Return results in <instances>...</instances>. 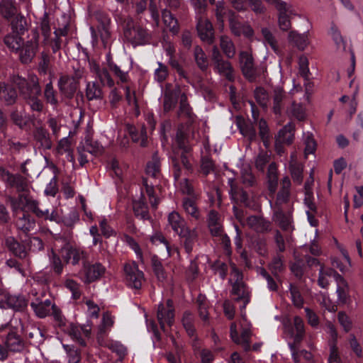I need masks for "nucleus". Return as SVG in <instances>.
Here are the masks:
<instances>
[{
	"mask_svg": "<svg viewBox=\"0 0 363 363\" xmlns=\"http://www.w3.org/2000/svg\"><path fill=\"white\" fill-rule=\"evenodd\" d=\"M11 28L16 35L9 34L4 38V43L13 52L18 55L21 62L27 64L33 60L38 48L39 33L37 30H32L25 42L19 35L24 33L27 29L26 18L17 15L11 23Z\"/></svg>",
	"mask_w": 363,
	"mask_h": 363,
	"instance_id": "1",
	"label": "nucleus"
},
{
	"mask_svg": "<svg viewBox=\"0 0 363 363\" xmlns=\"http://www.w3.org/2000/svg\"><path fill=\"white\" fill-rule=\"evenodd\" d=\"M176 143L179 150L174 151L173 155L172 156L174 179L177 185L183 194L193 197V195L197 194L194 193L190 182L186 177H182L183 170L181 164L184 169V174L186 175L191 169V162L190 154L191 147L185 144L184 135L181 130H179L177 133Z\"/></svg>",
	"mask_w": 363,
	"mask_h": 363,
	"instance_id": "2",
	"label": "nucleus"
},
{
	"mask_svg": "<svg viewBox=\"0 0 363 363\" xmlns=\"http://www.w3.org/2000/svg\"><path fill=\"white\" fill-rule=\"evenodd\" d=\"M12 83L19 89L20 93L27 100L28 104L33 111L41 112L44 105L43 101L38 99L41 93L38 79L34 74H30L27 78L19 75H14L11 78Z\"/></svg>",
	"mask_w": 363,
	"mask_h": 363,
	"instance_id": "3",
	"label": "nucleus"
},
{
	"mask_svg": "<svg viewBox=\"0 0 363 363\" xmlns=\"http://www.w3.org/2000/svg\"><path fill=\"white\" fill-rule=\"evenodd\" d=\"M10 201L13 211L21 208L23 211H30L34 213L37 217L45 220H56L57 218L55 211H53L50 213L48 209H40L38 202L28 194L23 193L20 194L18 200L10 199Z\"/></svg>",
	"mask_w": 363,
	"mask_h": 363,
	"instance_id": "4",
	"label": "nucleus"
},
{
	"mask_svg": "<svg viewBox=\"0 0 363 363\" xmlns=\"http://www.w3.org/2000/svg\"><path fill=\"white\" fill-rule=\"evenodd\" d=\"M106 268L101 263L83 262L78 276L84 284H90L100 279L105 274Z\"/></svg>",
	"mask_w": 363,
	"mask_h": 363,
	"instance_id": "5",
	"label": "nucleus"
},
{
	"mask_svg": "<svg viewBox=\"0 0 363 363\" xmlns=\"http://www.w3.org/2000/svg\"><path fill=\"white\" fill-rule=\"evenodd\" d=\"M240 325L242 331L240 336H239L237 331L236 323H233L231 324L230 337L235 343L240 345L245 350L247 351L250 348V337L252 333L250 330L251 325L247 321L245 315H242V319L240 321Z\"/></svg>",
	"mask_w": 363,
	"mask_h": 363,
	"instance_id": "6",
	"label": "nucleus"
},
{
	"mask_svg": "<svg viewBox=\"0 0 363 363\" xmlns=\"http://www.w3.org/2000/svg\"><path fill=\"white\" fill-rule=\"evenodd\" d=\"M229 281L232 284L233 294L237 296V299H242L245 301V303H247L250 301L249 292L242 281V274L235 267V264L231 265V273Z\"/></svg>",
	"mask_w": 363,
	"mask_h": 363,
	"instance_id": "7",
	"label": "nucleus"
},
{
	"mask_svg": "<svg viewBox=\"0 0 363 363\" xmlns=\"http://www.w3.org/2000/svg\"><path fill=\"white\" fill-rule=\"evenodd\" d=\"M124 35L128 40L135 44H143L149 39L147 30L139 26H135L131 19L126 22Z\"/></svg>",
	"mask_w": 363,
	"mask_h": 363,
	"instance_id": "8",
	"label": "nucleus"
},
{
	"mask_svg": "<svg viewBox=\"0 0 363 363\" xmlns=\"http://www.w3.org/2000/svg\"><path fill=\"white\" fill-rule=\"evenodd\" d=\"M158 322L160 328L166 332L165 326H172L174 320V308L173 302L168 299L165 303H160L158 306L157 314Z\"/></svg>",
	"mask_w": 363,
	"mask_h": 363,
	"instance_id": "9",
	"label": "nucleus"
},
{
	"mask_svg": "<svg viewBox=\"0 0 363 363\" xmlns=\"http://www.w3.org/2000/svg\"><path fill=\"white\" fill-rule=\"evenodd\" d=\"M60 255L66 263H71L72 265L78 264L80 260L83 262L86 261V252L69 244H66L61 248Z\"/></svg>",
	"mask_w": 363,
	"mask_h": 363,
	"instance_id": "10",
	"label": "nucleus"
},
{
	"mask_svg": "<svg viewBox=\"0 0 363 363\" xmlns=\"http://www.w3.org/2000/svg\"><path fill=\"white\" fill-rule=\"evenodd\" d=\"M125 280L130 287L138 289L142 286L144 276L135 262L128 263L124 267Z\"/></svg>",
	"mask_w": 363,
	"mask_h": 363,
	"instance_id": "11",
	"label": "nucleus"
},
{
	"mask_svg": "<svg viewBox=\"0 0 363 363\" xmlns=\"http://www.w3.org/2000/svg\"><path fill=\"white\" fill-rule=\"evenodd\" d=\"M196 29L201 40L208 44H211L214 40V32L212 23L202 16H196Z\"/></svg>",
	"mask_w": 363,
	"mask_h": 363,
	"instance_id": "12",
	"label": "nucleus"
},
{
	"mask_svg": "<svg viewBox=\"0 0 363 363\" xmlns=\"http://www.w3.org/2000/svg\"><path fill=\"white\" fill-rule=\"evenodd\" d=\"M277 9L279 11L278 24L279 28L284 31L289 30L291 26L290 16L296 14L295 9L291 5L288 4Z\"/></svg>",
	"mask_w": 363,
	"mask_h": 363,
	"instance_id": "13",
	"label": "nucleus"
},
{
	"mask_svg": "<svg viewBox=\"0 0 363 363\" xmlns=\"http://www.w3.org/2000/svg\"><path fill=\"white\" fill-rule=\"evenodd\" d=\"M43 296L42 294L41 296L35 297L30 303L31 308L39 318L46 317L54 306L50 299L43 300Z\"/></svg>",
	"mask_w": 363,
	"mask_h": 363,
	"instance_id": "14",
	"label": "nucleus"
},
{
	"mask_svg": "<svg viewBox=\"0 0 363 363\" xmlns=\"http://www.w3.org/2000/svg\"><path fill=\"white\" fill-rule=\"evenodd\" d=\"M240 65L243 74L250 80L255 77V69L254 67L253 58L252 55L246 51L240 53Z\"/></svg>",
	"mask_w": 363,
	"mask_h": 363,
	"instance_id": "15",
	"label": "nucleus"
},
{
	"mask_svg": "<svg viewBox=\"0 0 363 363\" xmlns=\"http://www.w3.org/2000/svg\"><path fill=\"white\" fill-rule=\"evenodd\" d=\"M77 84L70 76L62 75L58 81V87L62 94L67 98H71L77 89Z\"/></svg>",
	"mask_w": 363,
	"mask_h": 363,
	"instance_id": "16",
	"label": "nucleus"
},
{
	"mask_svg": "<svg viewBox=\"0 0 363 363\" xmlns=\"http://www.w3.org/2000/svg\"><path fill=\"white\" fill-rule=\"evenodd\" d=\"M230 28L231 32L236 36L244 35L245 38H250L254 35L252 28L247 23H242L233 17H230Z\"/></svg>",
	"mask_w": 363,
	"mask_h": 363,
	"instance_id": "17",
	"label": "nucleus"
},
{
	"mask_svg": "<svg viewBox=\"0 0 363 363\" xmlns=\"http://www.w3.org/2000/svg\"><path fill=\"white\" fill-rule=\"evenodd\" d=\"M114 318L108 313L106 312L103 314L101 324L99 325L98 333H97V341L99 345H103L104 342V337L107 333L110 331L111 328L113 325Z\"/></svg>",
	"mask_w": 363,
	"mask_h": 363,
	"instance_id": "18",
	"label": "nucleus"
},
{
	"mask_svg": "<svg viewBox=\"0 0 363 363\" xmlns=\"http://www.w3.org/2000/svg\"><path fill=\"white\" fill-rule=\"evenodd\" d=\"M197 199L198 195H193V197H186L182 201L184 211L194 220H199L201 217V213L196 204Z\"/></svg>",
	"mask_w": 363,
	"mask_h": 363,
	"instance_id": "19",
	"label": "nucleus"
},
{
	"mask_svg": "<svg viewBox=\"0 0 363 363\" xmlns=\"http://www.w3.org/2000/svg\"><path fill=\"white\" fill-rule=\"evenodd\" d=\"M208 226L213 236H222L223 226L220 216L215 211H211L208 216Z\"/></svg>",
	"mask_w": 363,
	"mask_h": 363,
	"instance_id": "20",
	"label": "nucleus"
},
{
	"mask_svg": "<svg viewBox=\"0 0 363 363\" xmlns=\"http://www.w3.org/2000/svg\"><path fill=\"white\" fill-rule=\"evenodd\" d=\"M91 71L94 73L101 84L112 87L114 82L111 79L108 70L104 67H101L96 63H91Z\"/></svg>",
	"mask_w": 363,
	"mask_h": 363,
	"instance_id": "21",
	"label": "nucleus"
},
{
	"mask_svg": "<svg viewBox=\"0 0 363 363\" xmlns=\"http://www.w3.org/2000/svg\"><path fill=\"white\" fill-rule=\"evenodd\" d=\"M150 240L154 245H163L169 257H174L175 255L179 257L177 247L170 245L161 233H155L151 236Z\"/></svg>",
	"mask_w": 363,
	"mask_h": 363,
	"instance_id": "22",
	"label": "nucleus"
},
{
	"mask_svg": "<svg viewBox=\"0 0 363 363\" xmlns=\"http://www.w3.org/2000/svg\"><path fill=\"white\" fill-rule=\"evenodd\" d=\"M247 225L257 233H264L270 229L269 222L257 216H250L247 218Z\"/></svg>",
	"mask_w": 363,
	"mask_h": 363,
	"instance_id": "23",
	"label": "nucleus"
},
{
	"mask_svg": "<svg viewBox=\"0 0 363 363\" xmlns=\"http://www.w3.org/2000/svg\"><path fill=\"white\" fill-rule=\"evenodd\" d=\"M168 223L172 229L177 234H182L184 230L186 228L185 220L175 211L169 214Z\"/></svg>",
	"mask_w": 363,
	"mask_h": 363,
	"instance_id": "24",
	"label": "nucleus"
},
{
	"mask_svg": "<svg viewBox=\"0 0 363 363\" xmlns=\"http://www.w3.org/2000/svg\"><path fill=\"white\" fill-rule=\"evenodd\" d=\"M237 126L242 135L252 140L256 138V130L251 123L245 121L242 117L236 119Z\"/></svg>",
	"mask_w": 363,
	"mask_h": 363,
	"instance_id": "25",
	"label": "nucleus"
},
{
	"mask_svg": "<svg viewBox=\"0 0 363 363\" xmlns=\"http://www.w3.org/2000/svg\"><path fill=\"white\" fill-rule=\"evenodd\" d=\"M56 152L60 155L65 154L67 160L73 164L74 163V157L71 147V142L68 138H63L58 142Z\"/></svg>",
	"mask_w": 363,
	"mask_h": 363,
	"instance_id": "26",
	"label": "nucleus"
},
{
	"mask_svg": "<svg viewBox=\"0 0 363 363\" xmlns=\"http://www.w3.org/2000/svg\"><path fill=\"white\" fill-rule=\"evenodd\" d=\"M289 167L294 181L301 184L303 179V165L297 162L296 153H292L291 155Z\"/></svg>",
	"mask_w": 363,
	"mask_h": 363,
	"instance_id": "27",
	"label": "nucleus"
},
{
	"mask_svg": "<svg viewBox=\"0 0 363 363\" xmlns=\"http://www.w3.org/2000/svg\"><path fill=\"white\" fill-rule=\"evenodd\" d=\"M16 98L17 93L14 89L3 82L0 83V100L7 104H11L15 102Z\"/></svg>",
	"mask_w": 363,
	"mask_h": 363,
	"instance_id": "28",
	"label": "nucleus"
},
{
	"mask_svg": "<svg viewBox=\"0 0 363 363\" xmlns=\"http://www.w3.org/2000/svg\"><path fill=\"white\" fill-rule=\"evenodd\" d=\"M27 306V301L22 296H12L9 293L6 296L5 308H11L16 311L22 310Z\"/></svg>",
	"mask_w": 363,
	"mask_h": 363,
	"instance_id": "29",
	"label": "nucleus"
},
{
	"mask_svg": "<svg viewBox=\"0 0 363 363\" xmlns=\"http://www.w3.org/2000/svg\"><path fill=\"white\" fill-rule=\"evenodd\" d=\"M335 281L337 283V294L338 302L345 303L348 299V286L346 281L340 275H335Z\"/></svg>",
	"mask_w": 363,
	"mask_h": 363,
	"instance_id": "30",
	"label": "nucleus"
},
{
	"mask_svg": "<svg viewBox=\"0 0 363 363\" xmlns=\"http://www.w3.org/2000/svg\"><path fill=\"white\" fill-rule=\"evenodd\" d=\"M228 184L230 186L229 193L232 199L236 201H245L247 200V194L237 185L234 177L228 178Z\"/></svg>",
	"mask_w": 363,
	"mask_h": 363,
	"instance_id": "31",
	"label": "nucleus"
},
{
	"mask_svg": "<svg viewBox=\"0 0 363 363\" xmlns=\"http://www.w3.org/2000/svg\"><path fill=\"white\" fill-rule=\"evenodd\" d=\"M267 185L269 191L275 193L278 184L277 167L275 163H271L267 170Z\"/></svg>",
	"mask_w": 363,
	"mask_h": 363,
	"instance_id": "32",
	"label": "nucleus"
},
{
	"mask_svg": "<svg viewBox=\"0 0 363 363\" xmlns=\"http://www.w3.org/2000/svg\"><path fill=\"white\" fill-rule=\"evenodd\" d=\"M180 237L184 239V247L186 251L189 253L191 252L194 244L196 241L197 239V231L196 229L191 230L188 228H186L184 230L182 234H179Z\"/></svg>",
	"mask_w": 363,
	"mask_h": 363,
	"instance_id": "33",
	"label": "nucleus"
},
{
	"mask_svg": "<svg viewBox=\"0 0 363 363\" xmlns=\"http://www.w3.org/2000/svg\"><path fill=\"white\" fill-rule=\"evenodd\" d=\"M294 125L291 123L286 124L279 131L277 142L286 144H290L294 138Z\"/></svg>",
	"mask_w": 363,
	"mask_h": 363,
	"instance_id": "34",
	"label": "nucleus"
},
{
	"mask_svg": "<svg viewBox=\"0 0 363 363\" xmlns=\"http://www.w3.org/2000/svg\"><path fill=\"white\" fill-rule=\"evenodd\" d=\"M34 138L43 148L49 150L52 147V141L49 133L44 128H37L34 133Z\"/></svg>",
	"mask_w": 363,
	"mask_h": 363,
	"instance_id": "35",
	"label": "nucleus"
},
{
	"mask_svg": "<svg viewBox=\"0 0 363 363\" xmlns=\"http://www.w3.org/2000/svg\"><path fill=\"white\" fill-rule=\"evenodd\" d=\"M289 39L301 50H303L309 43L308 33L300 34L296 31H291L289 34Z\"/></svg>",
	"mask_w": 363,
	"mask_h": 363,
	"instance_id": "36",
	"label": "nucleus"
},
{
	"mask_svg": "<svg viewBox=\"0 0 363 363\" xmlns=\"http://www.w3.org/2000/svg\"><path fill=\"white\" fill-rule=\"evenodd\" d=\"M220 47L227 57L232 58L235 56L236 52L235 46L230 37L227 35L220 36Z\"/></svg>",
	"mask_w": 363,
	"mask_h": 363,
	"instance_id": "37",
	"label": "nucleus"
},
{
	"mask_svg": "<svg viewBox=\"0 0 363 363\" xmlns=\"http://www.w3.org/2000/svg\"><path fill=\"white\" fill-rule=\"evenodd\" d=\"M146 174L152 178H159L160 175V162L157 155H154L152 160L147 164Z\"/></svg>",
	"mask_w": 363,
	"mask_h": 363,
	"instance_id": "38",
	"label": "nucleus"
},
{
	"mask_svg": "<svg viewBox=\"0 0 363 363\" xmlns=\"http://www.w3.org/2000/svg\"><path fill=\"white\" fill-rule=\"evenodd\" d=\"M329 33L336 45V49L341 52L346 51V43L338 28L335 26H331Z\"/></svg>",
	"mask_w": 363,
	"mask_h": 363,
	"instance_id": "39",
	"label": "nucleus"
},
{
	"mask_svg": "<svg viewBox=\"0 0 363 363\" xmlns=\"http://www.w3.org/2000/svg\"><path fill=\"white\" fill-rule=\"evenodd\" d=\"M335 275H339L330 268L324 269L320 267L319 272L318 284L322 288H325L329 284L330 279L333 277L335 279Z\"/></svg>",
	"mask_w": 363,
	"mask_h": 363,
	"instance_id": "40",
	"label": "nucleus"
},
{
	"mask_svg": "<svg viewBox=\"0 0 363 363\" xmlns=\"http://www.w3.org/2000/svg\"><path fill=\"white\" fill-rule=\"evenodd\" d=\"M285 96L284 91L282 89L277 88L274 90L273 111L276 114L281 113Z\"/></svg>",
	"mask_w": 363,
	"mask_h": 363,
	"instance_id": "41",
	"label": "nucleus"
},
{
	"mask_svg": "<svg viewBox=\"0 0 363 363\" xmlns=\"http://www.w3.org/2000/svg\"><path fill=\"white\" fill-rule=\"evenodd\" d=\"M215 64L217 71L220 74L225 76L228 80L233 79V69L229 62L222 60Z\"/></svg>",
	"mask_w": 363,
	"mask_h": 363,
	"instance_id": "42",
	"label": "nucleus"
},
{
	"mask_svg": "<svg viewBox=\"0 0 363 363\" xmlns=\"http://www.w3.org/2000/svg\"><path fill=\"white\" fill-rule=\"evenodd\" d=\"M17 10L11 0H3L0 4V13L5 18H9L15 16Z\"/></svg>",
	"mask_w": 363,
	"mask_h": 363,
	"instance_id": "43",
	"label": "nucleus"
},
{
	"mask_svg": "<svg viewBox=\"0 0 363 363\" xmlns=\"http://www.w3.org/2000/svg\"><path fill=\"white\" fill-rule=\"evenodd\" d=\"M6 344L7 347L13 352H19L23 348L22 340L15 333H9L8 335Z\"/></svg>",
	"mask_w": 363,
	"mask_h": 363,
	"instance_id": "44",
	"label": "nucleus"
},
{
	"mask_svg": "<svg viewBox=\"0 0 363 363\" xmlns=\"http://www.w3.org/2000/svg\"><path fill=\"white\" fill-rule=\"evenodd\" d=\"M86 96L88 100L100 99L103 97L101 87L95 82H88L86 89Z\"/></svg>",
	"mask_w": 363,
	"mask_h": 363,
	"instance_id": "45",
	"label": "nucleus"
},
{
	"mask_svg": "<svg viewBox=\"0 0 363 363\" xmlns=\"http://www.w3.org/2000/svg\"><path fill=\"white\" fill-rule=\"evenodd\" d=\"M162 19L165 26L174 34L177 33L179 30L177 20L168 11H162Z\"/></svg>",
	"mask_w": 363,
	"mask_h": 363,
	"instance_id": "46",
	"label": "nucleus"
},
{
	"mask_svg": "<svg viewBox=\"0 0 363 363\" xmlns=\"http://www.w3.org/2000/svg\"><path fill=\"white\" fill-rule=\"evenodd\" d=\"M194 58L198 67L201 70H206L208 66V58L199 46H196L194 48Z\"/></svg>",
	"mask_w": 363,
	"mask_h": 363,
	"instance_id": "47",
	"label": "nucleus"
},
{
	"mask_svg": "<svg viewBox=\"0 0 363 363\" xmlns=\"http://www.w3.org/2000/svg\"><path fill=\"white\" fill-rule=\"evenodd\" d=\"M198 303V311L199 315L201 319L204 322H208V303L206 300V298L202 295H199L197 298Z\"/></svg>",
	"mask_w": 363,
	"mask_h": 363,
	"instance_id": "48",
	"label": "nucleus"
},
{
	"mask_svg": "<svg viewBox=\"0 0 363 363\" xmlns=\"http://www.w3.org/2000/svg\"><path fill=\"white\" fill-rule=\"evenodd\" d=\"M133 211L136 216L142 219H149L147 206L143 199L133 202Z\"/></svg>",
	"mask_w": 363,
	"mask_h": 363,
	"instance_id": "49",
	"label": "nucleus"
},
{
	"mask_svg": "<svg viewBox=\"0 0 363 363\" xmlns=\"http://www.w3.org/2000/svg\"><path fill=\"white\" fill-rule=\"evenodd\" d=\"M16 226L24 232H28L34 228L35 221L30 218V216L23 214L16 220Z\"/></svg>",
	"mask_w": 363,
	"mask_h": 363,
	"instance_id": "50",
	"label": "nucleus"
},
{
	"mask_svg": "<svg viewBox=\"0 0 363 363\" xmlns=\"http://www.w3.org/2000/svg\"><path fill=\"white\" fill-rule=\"evenodd\" d=\"M44 97L47 103L52 106H56L58 104L57 92L55 91L52 82L46 84L44 90Z\"/></svg>",
	"mask_w": 363,
	"mask_h": 363,
	"instance_id": "51",
	"label": "nucleus"
},
{
	"mask_svg": "<svg viewBox=\"0 0 363 363\" xmlns=\"http://www.w3.org/2000/svg\"><path fill=\"white\" fill-rule=\"evenodd\" d=\"M101 345L108 347L113 352H115L121 359L124 357L127 353L126 347L121 343L116 341L106 342V340H104V344Z\"/></svg>",
	"mask_w": 363,
	"mask_h": 363,
	"instance_id": "52",
	"label": "nucleus"
},
{
	"mask_svg": "<svg viewBox=\"0 0 363 363\" xmlns=\"http://www.w3.org/2000/svg\"><path fill=\"white\" fill-rule=\"evenodd\" d=\"M182 322L188 335L193 336L195 332L193 314L189 311H185L183 314Z\"/></svg>",
	"mask_w": 363,
	"mask_h": 363,
	"instance_id": "53",
	"label": "nucleus"
},
{
	"mask_svg": "<svg viewBox=\"0 0 363 363\" xmlns=\"http://www.w3.org/2000/svg\"><path fill=\"white\" fill-rule=\"evenodd\" d=\"M294 329L296 330V333L293 334L294 342H299L304 335V323L303 320L300 317L296 316L294 319Z\"/></svg>",
	"mask_w": 363,
	"mask_h": 363,
	"instance_id": "54",
	"label": "nucleus"
},
{
	"mask_svg": "<svg viewBox=\"0 0 363 363\" xmlns=\"http://www.w3.org/2000/svg\"><path fill=\"white\" fill-rule=\"evenodd\" d=\"M303 141L305 144L304 153L307 157L309 154H313L316 150V143L311 133H307L303 135Z\"/></svg>",
	"mask_w": 363,
	"mask_h": 363,
	"instance_id": "55",
	"label": "nucleus"
},
{
	"mask_svg": "<svg viewBox=\"0 0 363 363\" xmlns=\"http://www.w3.org/2000/svg\"><path fill=\"white\" fill-rule=\"evenodd\" d=\"M289 111L294 117L299 121L303 120L306 117L305 108L301 103L293 101Z\"/></svg>",
	"mask_w": 363,
	"mask_h": 363,
	"instance_id": "56",
	"label": "nucleus"
},
{
	"mask_svg": "<svg viewBox=\"0 0 363 363\" xmlns=\"http://www.w3.org/2000/svg\"><path fill=\"white\" fill-rule=\"evenodd\" d=\"M241 178L242 183L247 186H253L255 182V178L252 174L251 169L248 165H245L241 170Z\"/></svg>",
	"mask_w": 363,
	"mask_h": 363,
	"instance_id": "57",
	"label": "nucleus"
},
{
	"mask_svg": "<svg viewBox=\"0 0 363 363\" xmlns=\"http://www.w3.org/2000/svg\"><path fill=\"white\" fill-rule=\"evenodd\" d=\"M129 133L134 142H140V145L144 147L147 143L146 130L145 128H142L140 133V136L135 132V128L132 126L128 127Z\"/></svg>",
	"mask_w": 363,
	"mask_h": 363,
	"instance_id": "58",
	"label": "nucleus"
},
{
	"mask_svg": "<svg viewBox=\"0 0 363 363\" xmlns=\"http://www.w3.org/2000/svg\"><path fill=\"white\" fill-rule=\"evenodd\" d=\"M65 286L68 289L72 294V297L74 299L79 298L81 296L80 285L74 279L67 278L64 282Z\"/></svg>",
	"mask_w": 363,
	"mask_h": 363,
	"instance_id": "59",
	"label": "nucleus"
},
{
	"mask_svg": "<svg viewBox=\"0 0 363 363\" xmlns=\"http://www.w3.org/2000/svg\"><path fill=\"white\" fill-rule=\"evenodd\" d=\"M258 125L259 129V136L261 137L264 146L267 147L269 145L270 135L267 122L263 119H260L259 121Z\"/></svg>",
	"mask_w": 363,
	"mask_h": 363,
	"instance_id": "60",
	"label": "nucleus"
},
{
	"mask_svg": "<svg viewBox=\"0 0 363 363\" xmlns=\"http://www.w3.org/2000/svg\"><path fill=\"white\" fill-rule=\"evenodd\" d=\"M50 266L53 272L57 274H60L63 270V264L62 263L60 257L53 251L50 258Z\"/></svg>",
	"mask_w": 363,
	"mask_h": 363,
	"instance_id": "61",
	"label": "nucleus"
},
{
	"mask_svg": "<svg viewBox=\"0 0 363 363\" xmlns=\"http://www.w3.org/2000/svg\"><path fill=\"white\" fill-rule=\"evenodd\" d=\"M143 185L145 188V191L149 197L150 203L152 207L153 208H156L159 203V199L155 196V191L152 185H149L147 179H143Z\"/></svg>",
	"mask_w": 363,
	"mask_h": 363,
	"instance_id": "62",
	"label": "nucleus"
},
{
	"mask_svg": "<svg viewBox=\"0 0 363 363\" xmlns=\"http://www.w3.org/2000/svg\"><path fill=\"white\" fill-rule=\"evenodd\" d=\"M6 245L13 252L14 255L18 257L25 255V251L23 247L16 242L13 238H8L6 240Z\"/></svg>",
	"mask_w": 363,
	"mask_h": 363,
	"instance_id": "63",
	"label": "nucleus"
},
{
	"mask_svg": "<svg viewBox=\"0 0 363 363\" xmlns=\"http://www.w3.org/2000/svg\"><path fill=\"white\" fill-rule=\"evenodd\" d=\"M158 67L155 70V79L158 82H162L168 76V69L162 62H158Z\"/></svg>",
	"mask_w": 363,
	"mask_h": 363,
	"instance_id": "64",
	"label": "nucleus"
}]
</instances>
